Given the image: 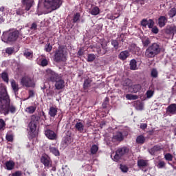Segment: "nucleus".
Returning <instances> with one entry per match:
<instances>
[{"label":"nucleus","mask_w":176,"mask_h":176,"mask_svg":"<svg viewBox=\"0 0 176 176\" xmlns=\"http://www.w3.org/2000/svg\"><path fill=\"white\" fill-rule=\"evenodd\" d=\"M0 111L3 112L4 115H9L10 112V113L16 112V107L10 104V99L6 89H4L3 95L0 97Z\"/></svg>","instance_id":"f257e3e1"},{"label":"nucleus","mask_w":176,"mask_h":176,"mask_svg":"<svg viewBox=\"0 0 176 176\" xmlns=\"http://www.w3.org/2000/svg\"><path fill=\"white\" fill-rule=\"evenodd\" d=\"M46 78L51 82H56L55 87L56 90H61L65 87V81L61 78V76L50 69L46 70Z\"/></svg>","instance_id":"f03ea898"},{"label":"nucleus","mask_w":176,"mask_h":176,"mask_svg":"<svg viewBox=\"0 0 176 176\" xmlns=\"http://www.w3.org/2000/svg\"><path fill=\"white\" fill-rule=\"evenodd\" d=\"M162 52H164V49L162 48L157 43H154L146 50L145 56L147 58H153L157 54H160Z\"/></svg>","instance_id":"7ed1b4c3"},{"label":"nucleus","mask_w":176,"mask_h":176,"mask_svg":"<svg viewBox=\"0 0 176 176\" xmlns=\"http://www.w3.org/2000/svg\"><path fill=\"white\" fill-rule=\"evenodd\" d=\"M38 122H39V118L35 115L32 116L31 122L29 124L32 138L38 137Z\"/></svg>","instance_id":"20e7f679"},{"label":"nucleus","mask_w":176,"mask_h":176,"mask_svg":"<svg viewBox=\"0 0 176 176\" xmlns=\"http://www.w3.org/2000/svg\"><path fill=\"white\" fill-rule=\"evenodd\" d=\"M43 5L45 9L53 12V10H57L63 5V0H45Z\"/></svg>","instance_id":"39448f33"},{"label":"nucleus","mask_w":176,"mask_h":176,"mask_svg":"<svg viewBox=\"0 0 176 176\" xmlns=\"http://www.w3.org/2000/svg\"><path fill=\"white\" fill-rule=\"evenodd\" d=\"M19 35L20 32H19V30H15L9 33H3L2 41H3V42H16Z\"/></svg>","instance_id":"423d86ee"},{"label":"nucleus","mask_w":176,"mask_h":176,"mask_svg":"<svg viewBox=\"0 0 176 176\" xmlns=\"http://www.w3.org/2000/svg\"><path fill=\"white\" fill-rule=\"evenodd\" d=\"M54 60L56 63H65L67 61V52L60 47L55 52Z\"/></svg>","instance_id":"0eeeda50"},{"label":"nucleus","mask_w":176,"mask_h":176,"mask_svg":"<svg viewBox=\"0 0 176 176\" xmlns=\"http://www.w3.org/2000/svg\"><path fill=\"white\" fill-rule=\"evenodd\" d=\"M21 85L24 87H34L35 82H34V78L25 76L21 79Z\"/></svg>","instance_id":"6e6552de"},{"label":"nucleus","mask_w":176,"mask_h":176,"mask_svg":"<svg viewBox=\"0 0 176 176\" xmlns=\"http://www.w3.org/2000/svg\"><path fill=\"white\" fill-rule=\"evenodd\" d=\"M128 153L129 149L126 147L120 148L116 151V154L113 155L112 159L114 162H118V160H120L122 156L126 155V153Z\"/></svg>","instance_id":"1a4fd4ad"},{"label":"nucleus","mask_w":176,"mask_h":176,"mask_svg":"<svg viewBox=\"0 0 176 176\" xmlns=\"http://www.w3.org/2000/svg\"><path fill=\"white\" fill-rule=\"evenodd\" d=\"M41 163L43 164L45 168H50L52 167V164L53 162L49 155L47 154H43L41 157Z\"/></svg>","instance_id":"9d476101"},{"label":"nucleus","mask_w":176,"mask_h":176,"mask_svg":"<svg viewBox=\"0 0 176 176\" xmlns=\"http://www.w3.org/2000/svg\"><path fill=\"white\" fill-rule=\"evenodd\" d=\"M45 137L48 138V140H57V133H56L54 131L47 129L45 131Z\"/></svg>","instance_id":"9b49d317"},{"label":"nucleus","mask_w":176,"mask_h":176,"mask_svg":"<svg viewBox=\"0 0 176 176\" xmlns=\"http://www.w3.org/2000/svg\"><path fill=\"white\" fill-rule=\"evenodd\" d=\"M138 166L141 170H142V171H144L145 173L148 170V169H145V168L148 167L149 164L148 163V160H138Z\"/></svg>","instance_id":"f8f14e48"},{"label":"nucleus","mask_w":176,"mask_h":176,"mask_svg":"<svg viewBox=\"0 0 176 176\" xmlns=\"http://www.w3.org/2000/svg\"><path fill=\"white\" fill-rule=\"evenodd\" d=\"M124 140L123 133L122 132H117L112 138L111 140L113 142H121Z\"/></svg>","instance_id":"ddd939ff"},{"label":"nucleus","mask_w":176,"mask_h":176,"mask_svg":"<svg viewBox=\"0 0 176 176\" xmlns=\"http://www.w3.org/2000/svg\"><path fill=\"white\" fill-rule=\"evenodd\" d=\"M166 113L168 115V116L175 115V113H176V104L173 103V104H170L166 108Z\"/></svg>","instance_id":"4468645a"},{"label":"nucleus","mask_w":176,"mask_h":176,"mask_svg":"<svg viewBox=\"0 0 176 176\" xmlns=\"http://www.w3.org/2000/svg\"><path fill=\"white\" fill-rule=\"evenodd\" d=\"M22 3L25 7V10H30L32 8L34 0H22Z\"/></svg>","instance_id":"2eb2a0df"},{"label":"nucleus","mask_w":176,"mask_h":176,"mask_svg":"<svg viewBox=\"0 0 176 176\" xmlns=\"http://www.w3.org/2000/svg\"><path fill=\"white\" fill-rule=\"evenodd\" d=\"M74 127L78 133H83V131H85V124L80 122V120H78V122L76 123Z\"/></svg>","instance_id":"dca6fc26"},{"label":"nucleus","mask_w":176,"mask_h":176,"mask_svg":"<svg viewBox=\"0 0 176 176\" xmlns=\"http://www.w3.org/2000/svg\"><path fill=\"white\" fill-rule=\"evenodd\" d=\"M141 89H142L141 85L138 84V85H131V87L129 88V90L131 93H138V91H140Z\"/></svg>","instance_id":"f3484780"},{"label":"nucleus","mask_w":176,"mask_h":176,"mask_svg":"<svg viewBox=\"0 0 176 176\" xmlns=\"http://www.w3.org/2000/svg\"><path fill=\"white\" fill-rule=\"evenodd\" d=\"M5 166H6V170H10L14 168V166H16V164L13 162V160H9L6 162Z\"/></svg>","instance_id":"a211bd4d"},{"label":"nucleus","mask_w":176,"mask_h":176,"mask_svg":"<svg viewBox=\"0 0 176 176\" xmlns=\"http://www.w3.org/2000/svg\"><path fill=\"white\" fill-rule=\"evenodd\" d=\"M163 149L162 146H154L153 148H151L150 150H148L149 153L151 155H155L157 152H160Z\"/></svg>","instance_id":"6ab92c4d"},{"label":"nucleus","mask_w":176,"mask_h":176,"mask_svg":"<svg viewBox=\"0 0 176 176\" xmlns=\"http://www.w3.org/2000/svg\"><path fill=\"white\" fill-rule=\"evenodd\" d=\"M166 23H167V18L164 16H161L159 19H158V24L160 25V27H164V25H166Z\"/></svg>","instance_id":"aec40b11"},{"label":"nucleus","mask_w":176,"mask_h":176,"mask_svg":"<svg viewBox=\"0 0 176 176\" xmlns=\"http://www.w3.org/2000/svg\"><path fill=\"white\" fill-rule=\"evenodd\" d=\"M166 34H176V26L175 25H170V26H168L166 28Z\"/></svg>","instance_id":"412c9836"},{"label":"nucleus","mask_w":176,"mask_h":176,"mask_svg":"<svg viewBox=\"0 0 176 176\" xmlns=\"http://www.w3.org/2000/svg\"><path fill=\"white\" fill-rule=\"evenodd\" d=\"M129 56H130V54L128 52V51H122L120 53L118 57L120 60H126Z\"/></svg>","instance_id":"4be33fe9"},{"label":"nucleus","mask_w":176,"mask_h":176,"mask_svg":"<svg viewBox=\"0 0 176 176\" xmlns=\"http://www.w3.org/2000/svg\"><path fill=\"white\" fill-rule=\"evenodd\" d=\"M11 87L13 91H14V93H17V91H19V84L16 82V80H11Z\"/></svg>","instance_id":"5701e85b"},{"label":"nucleus","mask_w":176,"mask_h":176,"mask_svg":"<svg viewBox=\"0 0 176 176\" xmlns=\"http://www.w3.org/2000/svg\"><path fill=\"white\" fill-rule=\"evenodd\" d=\"M89 13L93 16H97V14H100V8L97 6H94L89 11Z\"/></svg>","instance_id":"b1692460"},{"label":"nucleus","mask_w":176,"mask_h":176,"mask_svg":"<svg viewBox=\"0 0 176 176\" xmlns=\"http://www.w3.org/2000/svg\"><path fill=\"white\" fill-rule=\"evenodd\" d=\"M49 115L52 118H54V116H56V115H57V108H56L54 107H50V110H49Z\"/></svg>","instance_id":"393cba45"},{"label":"nucleus","mask_w":176,"mask_h":176,"mask_svg":"<svg viewBox=\"0 0 176 176\" xmlns=\"http://www.w3.org/2000/svg\"><path fill=\"white\" fill-rule=\"evenodd\" d=\"M130 68L132 71H135V69H138L137 67V60L133 59L130 62Z\"/></svg>","instance_id":"a878e982"},{"label":"nucleus","mask_w":176,"mask_h":176,"mask_svg":"<svg viewBox=\"0 0 176 176\" xmlns=\"http://www.w3.org/2000/svg\"><path fill=\"white\" fill-rule=\"evenodd\" d=\"M91 85V80L90 79H86L85 81H84V84H83V89L84 90H87V89H89V87H90Z\"/></svg>","instance_id":"bb28decb"},{"label":"nucleus","mask_w":176,"mask_h":176,"mask_svg":"<svg viewBox=\"0 0 176 176\" xmlns=\"http://www.w3.org/2000/svg\"><path fill=\"white\" fill-rule=\"evenodd\" d=\"M35 111H36V107L35 106H30L25 109V112L30 114L34 113Z\"/></svg>","instance_id":"cd10ccee"},{"label":"nucleus","mask_w":176,"mask_h":176,"mask_svg":"<svg viewBox=\"0 0 176 176\" xmlns=\"http://www.w3.org/2000/svg\"><path fill=\"white\" fill-rule=\"evenodd\" d=\"M1 78L6 83H9V75L6 72L1 74Z\"/></svg>","instance_id":"c85d7f7f"},{"label":"nucleus","mask_w":176,"mask_h":176,"mask_svg":"<svg viewBox=\"0 0 176 176\" xmlns=\"http://www.w3.org/2000/svg\"><path fill=\"white\" fill-rule=\"evenodd\" d=\"M136 142L137 144H144V142H145V137L142 135L138 136Z\"/></svg>","instance_id":"c756f323"},{"label":"nucleus","mask_w":176,"mask_h":176,"mask_svg":"<svg viewBox=\"0 0 176 176\" xmlns=\"http://www.w3.org/2000/svg\"><path fill=\"white\" fill-rule=\"evenodd\" d=\"M50 151L55 156H59L60 155V152L58 151V149H57L56 148L50 147Z\"/></svg>","instance_id":"7c9ffc66"},{"label":"nucleus","mask_w":176,"mask_h":176,"mask_svg":"<svg viewBox=\"0 0 176 176\" xmlns=\"http://www.w3.org/2000/svg\"><path fill=\"white\" fill-rule=\"evenodd\" d=\"M96 60V55L94 54H89L87 56L88 63H93Z\"/></svg>","instance_id":"2f4dec72"},{"label":"nucleus","mask_w":176,"mask_h":176,"mask_svg":"<svg viewBox=\"0 0 176 176\" xmlns=\"http://www.w3.org/2000/svg\"><path fill=\"white\" fill-rule=\"evenodd\" d=\"M126 100H138V96L133 95L131 94H128L126 95Z\"/></svg>","instance_id":"473e14b6"},{"label":"nucleus","mask_w":176,"mask_h":176,"mask_svg":"<svg viewBox=\"0 0 176 176\" xmlns=\"http://www.w3.org/2000/svg\"><path fill=\"white\" fill-rule=\"evenodd\" d=\"M80 20V13L76 12L73 17V23H78Z\"/></svg>","instance_id":"72a5a7b5"},{"label":"nucleus","mask_w":176,"mask_h":176,"mask_svg":"<svg viewBox=\"0 0 176 176\" xmlns=\"http://www.w3.org/2000/svg\"><path fill=\"white\" fill-rule=\"evenodd\" d=\"M176 15V8H173L172 9H170L168 12V16L169 17H170L171 19H173V17H175V16Z\"/></svg>","instance_id":"f704fd0d"},{"label":"nucleus","mask_w":176,"mask_h":176,"mask_svg":"<svg viewBox=\"0 0 176 176\" xmlns=\"http://www.w3.org/2000/svg\"><path fill=\"white\" fill-rule=\"evenodd\" d=\"M98 152V146L96 144L93 145L91 148V153L92 155H96Z\"/></svg>","instance_id":"c9c22d12"},{"label":"nucleus","mask_w":176,"mask_h":176,"mask_svg":"<svg viewBox=\"0 0 176 176\" xmlns=\"http://www.w3.org/2000/svg\"><path fill=\"white\" fill-rule=\"evenodd\" d=\"M111 45H112V46H113V47H114V49H116V50H118V49H119V43L118 42V41L112 40Z\"/></svg>","instance_id":"e433bc0d"},{"label":"nucleus","mask_w":176,"mask_h":176,"mask_svg":"<svg viewBox=\"0 0 176 176\" xmlns=\"http://www.w3.org/2000/svg\"><path fill=\"white\" fill-rule=\"evenodd\" d=\"M173 155L170 153H166L164 155V159H166L168 162H173Z\"/></svg>","instance_id":"4c0bfd02"},{"label":"nucleus","mask_w":176,"mask_h":176,"mask_svg":"<svg viewBox=\"0 0 176 176\" xmlns=\"http://www.w3.org/2000/svg\"><path fill=\"white\" fill-rule=\"evenodd\" d=\"M39 65H41V67H46L48 64L47 60L46 58H43L41 60L40 63H38Z\"/></svg>","instance_id":"58836bf2"},{"label":"nucleus","mask_w":176,"mask_h":176,"mask_svg":"<svg viewBox=\"0 0 176 176\" xmlns=\"http://www.w3.org/2000/svg\"><path fill=\"white\" fill-rule=\"evenodd\" d=\"M6 138L8 142H13V134L7 133Z\"/></svg>","instance_id":"ea45409f"},{"label":"nucleus","mask_w":176,"mask_h":176,"mask_svg":"<svg viewBox=\"0 0 176 176\" xmlns=\"http://www.w3.org/2000/svg\"><path fill=\"white\" fill-rule=\"evenodd\" d=\"M100 45L102 46V48L104 49V50H107L108 49V43L107 42V41L103 40L101 42Z\"/></svg>","instance_id":"a19ab883"},{"label":"nucleus","mask_w":176,"mask_h":176,"mask_svg":"<svg viewBox=\"0 0 176 176\" xmlns=\"http://www.w3.org/2000/svg\"><path fill=\"white\" fill-rule=\"evenodd\" d=\"M140 48H138V47H137V45H134V44H132L131 45V47H129V50L131 52H133V53H135V51L136 50H139Z\"/></svg>","instance_id":"79ce46f5"},{"label":"nucleus","mask_w":176,"mask_h":176,"mask_svg":"<svg viewBox=\"0 0 176 176\" xmlns=\"http://www.w3.org/2000/svg\"><path fill=\"white\" fill-rule=\"evenodd\" d=\"M23 56H25L26 58H32V52L25 51Z\"/></svg>","instance_id":"37998d69"},{"label":"nucleus","mask_w":176,"mask_h":176,"mask_svg":"<svg viewBox=\"0 0 176 176\" xmlns=\"http://www.w3.org/2000/svg\"><path fill=\"white\" fill-rule=\"evenodd\" d=\"M154 93L155 91L153 90H148L146 94L147 98H151V97L153 96Z\"/></svg>","instance_id":"c03bdc74"},{"label":"nucleus","mask_w":176,"mask_h":176,"mask_svg":"<svg viewBox=\"0 0 176 176\" xmlns=\"http://www.w3.org/2000/svg\"><path fill=\"white\" fill-rule=\"evenodd\" d=\"M153 25H155V22L152 19H149L147 21V26L148 28H153Z\"/></svg>","instance_id":"a18cd8bd"},{"label":"nucleus","mask_w":176,"mask_h":176,"mask_svg":"<svg viewBox=\"0 0 176 176\" xmlns=\"http://www.w3.org/2000/svg\"><path fill=\"white\" fill-rule=\"evenodd\" d=\"M124 86H126L128 87H131V80L130 79H126L124 82Z\"/></svg>","instance_id":"49530a36"},{"label":"nucleus","mask_w":176,"mask_h":176,"mask_svg":"<svg viewBox=\"0 0 176 176\" xmlns=\"http://www.w3.org/2000/svg\"><path fill=\"white\" fill-rule=\"evenodd\" d=\"M14 52V49L13 47H8L6 50V53H7V54H13Z\"/></svg>","instance_id":"de8ad7c7"},{"label":"nucleus","mask_w":176,"mask_h":176,"mask_svg":"<svg viewBox=\"0 0 176 176\" xmlns=\"http://www.w3.org/2000/svg\"><path fill=\"white\" fill-rule=\"evenodd\" d=\"M142 43L144 46H148L151 43V41L148 38H146L142 40Z\"/></svg>","instance_id":"09e8293b"},{"label":"nucleus","mask_w":176,"mask_h":176,"mask_svg":"<svg viewBox=\"0 0 176 176\" xmlns=\"http://www.w3.org/2000/svg\"><path fill=\"white\" fill-rule=\"evenodd\" d=\"M157 75H158L157 70L156 69H153L151 70V76L153 78H157Z\"/></svg>","instance_id":"8fccbe9b"},{"label":"nucleus","mask_w":176,"mask_h":176,"mask_svg":"<svg viewBox=\"0 0 176 176\" xmlns=\"http://www.w3.org/2000/svg\"><path fill=\"white\" fill-rule=\"evenodd\" d=\"M52 49H53V46H52L51 45H50V43H48L47 45H45V52H50L51 50H52Z\"/></svg>","instance_id":"3c124183"},{"label":"nucleus","mask_w":176,"mask_h":176,"mask_svg":"<svg viewBox=\"0 0 176 176\" xmlns=\"http://www.w3.org/2000/svg\"><path fill=\"white\" fill-rule=\"evenodd\" d=\"M166 166V162L164 161H160L157 164L158 168H163Z\"/></svg>","instance_id":"603ef678"},{"label":"nucleus","mask_w":176,"mask_h":176,"mask_svg":"<svg viewBox=\"0 0 176 176\" xmlns=\"http://www.w3.org/2000/svg\"><path fill=\"white\" fill-rule=\"evenodd\" d=\"M16 13L18 16H23V14H24V10L19 8L16 10Z\"/></svg>","instance_id":"864d4df0"},{"label":"nucleus","mask_w":176,"mask_h":176,"mask_svg":"<svg viewBox=\"0 0 176 176\" xmlns=\"http://www.w3.org/2000/svg\"><path fill=\"white\" fill-rule=\"evenodd\" d=\"M120 169L123 173H127L129 171V168L126 165H121Z\"/></svg>","instance_id":"5fc2aeb1"},{"label":"nucleus","mask_w":176,"mask_h":176,"mask_svg":"<svg viewBox=\"0 0 176 176\" xmlns=\"http://www.w3.org/2000/svg\"><path fill=\"white\" fill-rule=\"evenodd\" d=\"M64 142L66 145H69V144H71V136H67V138H65Z\"/></svg>","instance_id":"6e6d98bb"},{"label":"nucleus","mask_w":176,"mask_h":176,"mask_svg":"<svg viewBox=\"0 0 176 176\" xmlns=\"http://www.w3.org/2000/svg\"><path fill=\"white\" fill-rule=\"evenodd\" d=\"M6 124L5 121L3 119H0V130H2L5 127Z\"/></svg>","instance_id":"4d7b16f0"},{"label":"nucleus","mask_w":176,"mask_h":176,"mask_svg":"<svg viewBox=\"0 0 176 176\" xmlns=\"http://www.w3.org/2000/svg\"><path fill=\"white\" fill-rule=\"evenodd\" d=\"M141 25L143 27H146V25H148V20H146V19H144L143 20H142Z\"/></svg>","instance_id":"13d9d810"},{"label":"nucleus","mask_w":176,"mask_h":176,"mask_svg":"<svg viewBox=\"0 0 176 176\" xmlns=\"http://www.w3.org/2000/svg\"><path fill=\"white\" fill-rule=\"evenodd\" d=\"M23 175V173L20 170H17L12 174V176H21Z\"/></svg>","instance_id":"bf43d9fd"},{"label":"nucleus","mask_w":176,"mask_h":176,"mask_svg":"<svg viewBox=\"0 0 176 176\" xmlns=\"http://www.w3.org/2000/svg\"><path fill=\"white\" fill-rule=\"evenodd\" d=\"M151 31L153 34H157V32H159V29L156 26H155L152 28Z\"/></svg>","instance_id":"052dcab7"},{"label":"nucleus","mask_w":176,"mask_h":176,"mask_svg":"<svg viewBox=\"0 0 176 176\" xmlns=\"http://www.w3.org/2000/svg\"><path fill=\"white\" fill-rule=\"evenodd\" d=\"M38 25H36V23H33L30 27V30H33V31H35L36 30Z\"/></svg>","instance_id":"680f3d73"},{"label":"nucleus","mask_w":176,"mask_h":176,"mask_svg":"<svg viewBox=\"0 0 176 176\" xmlns=\"http://www.w3.org/2000/svg\"><path fill=\"white\" fill-rule=\"evenodd\" d=\"M109 102V99L108 98H106L105 101L102 104L103 108L107 107V104H108Z\"/></svg>","instance_id":"e2e57ef3"},{"label":"nucleus","mask_w":176,"mask_h":176,"mask_svg":"<svg viewBox=\"0 0 176 176\" xmlns=\"http://www.w3.org/2000/svg\"><path fill=\"white\" fill-rule=\"evenodd\" d=\"M84 53H85V50L83 49H80L79 51L78 52V55L83 56Z\"/></svg>","instance_id":"0e129e2a"},{"label":"nucleus","mask_w":176,"mask_h":176,"mask_svg":"<svg viewBox=\"0 0 176 176\" xmlns=\"http://www.w3.org/2000/svg\"><path fill=\"white\" fill-rule=\"evenodd\" d=\"M146 127H148V124H140V129H142V130H145V129H146Z\"/></svg>","instance_id":"69168bd1"},{"label":"nucleus","mask_w":176,"mask_h":176,"mask_svg":"<svg viewBox=\"0 0 176 176\" xmlns=\"http://www.w3.org/2000/svg\"><path fill=\"white\" fill-rule=\"evenodd\" d=\"M96 52H97L98 54H100V55H102V54H105V52L102 53V52H101V48H97V49H96Z\"/></svg>","instance_id":"338daca9"},{"label":"nucleus","mask_w":176,"mask_h":176,"mask_svg":"<svg viewBox=\"0 0 176 176\" xmlns=\"http://www.w3.org/2000/svg\"><path fill=\"white\" fill-rule=\"evenodd\" d=\"M31 97H34V91L32 90L29 91V98Z\"/></svg>","instance_id":"774afa93"}]
</instances>
